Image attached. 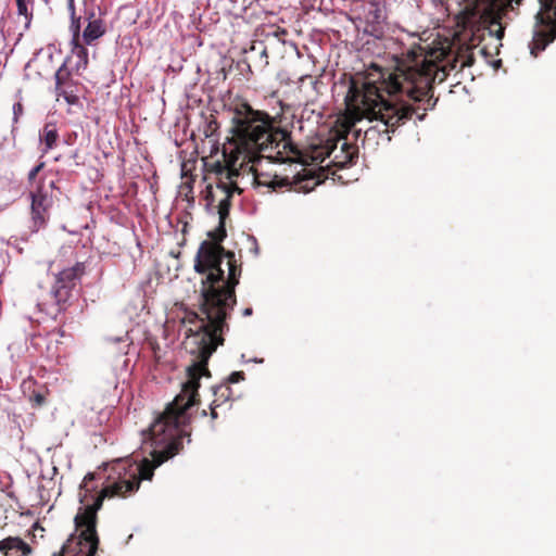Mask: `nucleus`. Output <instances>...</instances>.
I'll use <instances>...</instances> for the list:
<instances>
[{"instance_id": "obj_15", "label": "nucleus", "mask_w": 556, "mask_h": 556, "mask_svg": "<svg viewBox=\"0 0 556 556\" xmlns=\"http://www.w3.org/2000/svg\"><path fill=\"white\" fill-rule=\"evenodd\" d=\"M214 394L227 401L231 394V389L227 384L219 386L214 390Z\"/></svg>"}, {"instance_id": "obj_11", "label": "nucleus", "mask_w": 556, "mask_h": 556, "mask_svg": "<svg viewBox=\"0 0 556 556\" xmlns=\"http://www.w3.org/2000/svg\"><path fill=\"white\" fill-rule=\"evenodd\" d=\"M59 134L55 125L47 124L39 134L41 153L46 154L56 146Z\"/></svg>"}, {"instance_id": "obj_19", "label": "nucleus", "mask_w": 556, "mask_h": 556, "mask_svg": "<svg viewBox=\"0 0 556 556\" xmlns=\"http://www.w3.org/2000/svg\"><path fill=\"white\" fill-rule=\"evenodd\" d=\"M244 379V374L242 371H233L229 377H228V382L229 383H237V382H240Z\"/></svg>"}, {"instance_id": "obj_8", "label": "nucleus", "mask_w": 556, "mask_h": 556, "mask_svg": "<svg viewBox=\"0 0 556 556\" xmlns=\"http://www.w3.org/2000/svg\"><path fill=\"white\" fill-rule=\"evenodd\" d=\"M73 20H71L70 30L72 34V58H74L75 64L74 70L76 73L86 70L88 65V50L85 47V43L80 41V26L77 31L73 28Z\"/></svg>"}, {"instance_id": "obj_6", "label": "nucleus", "mask_w": 556, "mask_h": 556, "mask_svg": "<svg viewBox=\"0 0 556 556\" xmlns=\"http://www.w3.org/2000/svg\"><path fill=\"white\" fill-rule=\"evenodd\" d=\"M76 18H79L80 27L86 24L83 33H80V41L87 46L92 45L106 31V26L102 18V13L96 4H88L86 1H84L83 14H76Z\"/></svg>"}, {"instance_id": "obj_24", "label": "nucleus", "mask_w": 556, "mask_h": 556, "mask_svg": "<svg viewBox=\"0 0 556 556\" xmlns=\"http://www.w3.org/2000/svg\"><path fill=\"white\" fill-rule=\"evenodd\" d=\"M504 35V29L503 27L498 24V29L496 30V37L500 39L502 38Z\"/></svg>"}, {"instance_id": "obj_21", "label": "nucleus", "mask_w": 556, "mask_h": 556, "mask_svg": "<svg viewBox=\"0 0 556 556\" xmlns=\"http://www.w3.org/2000/svg\"><path fill=\"white\" fill-rule=\"evenodd\" d=\"M30 401L35 402L37 405H42L46 401L45 395L41 393H34L30 396Z\"/></svg>"}, {"instance_id": "obj_17", "label": "nucleus", "mask_w": 556, "mask_h": 556, "mask_svg": "<svg viewBox=\"0 0 556 556\" xmlns=\"http://www.w3.org/2000/svg\"><path fill=\"white\" fill-rule=\"evenodd\" d=\"M28 0H16L17 5V13L20 15H24L27 21H29V13H28Z\"/></svg>"}, {"instance_id": "obj_4", "label": "nucleus", "mask_w": 556, "mask_h": 556, "mask_svg": "<svg viewBox=\"0 0 556 556\" xmlns=\"http://www.w3.org/2000/svg\"><path fill=\"white\" fill-rule=\"evenodd\" d=\"M194 269L206 274L202 288V313H227L236 303L235 287L241 273L235 254L212 241H203L194 258Z\"/></svg>"}, {"instance_id": "obj_25", "label": "nucleus", "mask_w": 556, "mask_h": 556, "mask_svg": "<svg viewBox=\"0 0 556 556\" xmlns=\"http://www.w3.org/2000/svg\"><path fill=\"white\" fill-rule=\"evenodd\" d=\"M65 99H66V101H67L68 103H73V102H74V100H75V97H73V96H65Z\"/></svg>"}, {"instance_id": "obj_5", "label": "nucleus", "mask_w": 556, "mask_h": 556, "mask_svg": "<svg viewBox=\"0 0 556 556\" xmlns=\"http://www.w3.org/2000/svg\"><path fill=\"white\" fill-rule=\"evenodd\" d=\"M86 271V264L77 262L74 266L64 268L55 278L52 288V296L58 306V313L65 312L70 307L72 290Z\"/></svg>"}, {"instance_id": "obj_9", "label": "nucleus", "mask_w": 556, "mask_h": 556, "mask_svg": "<svg viewBox=\"0 0 556 556\" xmlns=\"http://www.w3.org/2000/svg\"><path fill=\"white\" fill-rule=\"evenodd\" d=\"M490 0H464L463 12L471 21L480 20L490 11Z\"/></svg>"}, {"instance_id": "obj_2", "label": "nucleus", "mask_w": 556, "mask_h": 556, "mask_svg": "<svg viewBox=\"0 0 556 556\" xmlns=\"http://www.w3.org/2000/svg\"><path fill=\"white\" fill-rule=\"evenodd\" d=\"M446 56L443 48L427 50L414 42L396 56L393 71H379L378 78L358 84L351 81L345 102L358 119L366 118L372 125L364 132L363 143L368 147L389 143L391 132L417 115L422 121L426 111L432 110V84L445 78V66L440 63Z\"/></svg>"}, {"instance_id": "obj_22", "label": "nucleus", "mask_w": 556, "mask_h": 556, "mask_svg": "<svg viewBox=\"0 0 556 556\" xmlns=\"http://www.w3.org/2000/svg\"><path fill=\"white\" fill-rule=\"evenodd\" d=\"M217 401H218L217 399H216V400H214V401H213V406L211 407V414H212V417H213V418H216V416H217V415H216V412H215V408L219 405V404H217Z\"/></svg>"}, {"instance_id": "obj_23", "label": "nucleus", "mask_w": 556, "mask_h": 556, "mask_svg": "<svg viewBox=\"0 0 556 556\" xmlns=\"http://www.w3.org/2000/svg\"><path fill=\"white\" fill-rule=\"evenodd\" d=\"M251 240H252V243H253V252H254L255 255H257L258 254L257 242H256L255 238H251Z\"/></svg>"}, {"instance_id": "obj_10", "label": "nucleus", "mask_w": 556, "mask_h": 556, "mask_svg": "<svg viewBox=\"0 0 556 556\" xmlns=\"http://www.w3.org/2000/svg\"><path fill=\"white\" fill-rule=\"evenodd\" d=\"M365 21L367 26L370 27V30L367 31L374 33L379 29V26L384 21L383 10L379 2H370L365 12Z\"/></svg>"}, {"instance_id": "obj_28", "label": "nucleus", "mask_w": 556, "mask_h": 556, "mask_svg": "<svg viewBox=\"0 0 556 556\" xmlns=\"http://www.w3.org/2000/svg\"><path fill=\"white\" fill-rule=\"evenodd\" d=\"M254 362H256V363H262V362H263V359H256V358H255V359H254Z\"/></svg>"}, {"instance_id": "obj_20", "label": "nucleus", "mask_w": 556, "mask_h": 556, "mask_svg": "<svg viewBox=\"0 0 556 556\" xmlns=\"http://www.w3.org/2000/svg\"><path fill=\"white\" fill-rule=\"evenodd\" d=\"M23 114V105L17 102L13 105V121L16 123L18 117Z\"/></svg>"}, {"instance_id": "obj_3", "label": "nucleus", "mask_w": 556, "mask_h": 556, "mask_svg": "<svg viewBox=\"0 0 556 556\" xmlns=\"http://www.w3.org/2000/svg\"><path fill=\"white\" fill-rule=\"evenodd\" d=\"M231 122L232 135L223 150L225 166L217 172L216 187L207 186L205 194L207 205L217 202L220 222L228 215L233 192H241L249 185L274 191L289 186L287 178L270 177L255 167L261 156L279 163L288 160L286 150L290 142L287 134L274 126L273 117L248 103H240L233 110Z\"/></svg>"}, {"instance_id": "obj_14", "label": "nucleus", "mask_w": 556, "mask_h": 556, "mask_svg": "<svg viewBox=\"0 0 556 556\" xmlns=\"http://www.w3.org/2000/svg\"><path fill=\"white\" fill-rule=\"evenodd\" d=\"M67 8L70 12L71 20H73V28L77 31L79 27V18H76V9H75V0H67Z\"/></svg>"}, {"instance_id": "obj_18", "label": "nucleus", "mask_w": 556, "mask_h": 556, "mask_svg": "<svg viewBox=\"0 0 556 556\" xmlns=\"http://www.w3.org/2000/svg\"><path fill=\"white\" fill-rule=\"evenodd\" d=\"M45 166V163H39L38 165H36L35 167H33L29 173H28V181L31 182L33 180H35L36 176L38 175V173L42 169V167Z\"/></svg>"}, {"instance_id": "obj_16", "label": "nucleus", "mask_w": 556, "mask_h": 556, "mask_svg": "<svg viewBox=\"0 0 556 556\" xmlns=\"http://www.w3.org/2000/svg\"><path fill=\"white\" fill-rule=\"evenodd\" d=\"M67 75L68 73L65 70V65L61 66L55 73V85L58 90L61 88V85L66 79Z\"/></svg>"}, {"instance_id": "obj_27", "label": "nucleus", "mask_w": 556, "mask_h": 556, "mask_svg": "<svg viewBox=\"0 0 556 556\" xmlns=\"http://www.w3.org/2000/svg\"><path fill=\"white\" fill-rule=\"evenodd\" d=\"M340 157H341V156H340L339 154H337V153H336L334 159H336V160H338V159H340Z\"/></svg>"}, {"instance_id": "obj_7", "label": "nucleus", "mask_w": 556, "mask_h": 556, "mask_svg": "<svg viewBox=\"0 0 556 556\" xmlns=\"http://www.w3.org/2000/svg\"><path fill=\"white\" fill-rule=\"evenodd\" d=\"M30 198L31 219L34 224V229L37 231L39 228L43 227L47 222V211L50 206L51 201L47 194L42 193L41 188H38L36 191H31Z\"/></svg>"}, {"instance_id": "obj_12", "label": "nucleus", "mask_w": 556, "mask_h": 556, "mask_svg": "<svg viewBox=\"0 0 556 556\" xmlns=\"http://www.w3.org/2000/svg\"><path fill=\"white\" fill-rule=\"evenodd\" d=\"M340 153L342 154V160L338 161V163L342 166L352 164L354 159L357 157L356 150L345 141L341 143Z\"/></svg>"}, {"instance_id": "obj_13", "label": "nucleus", "mask_w": 556, "mask_h": 556, "mask_svg": "<svg viewBox=\"0 0 556 556\" xmlns=\"http://www.w3.org/2000/svg\"><path fill=\"white\" fill-rule=\"evenodd\" d=\"M339 142L340 140H337L334 143L328 142L327 146L323 149V151L318 153L317 156H315V159H320V161L323 162L326 156H330L332 153L337 151Z\"/></svg>"}, {"instance_id": "obj_26", "label": "nucleus", "mask_w": 556, "mask_h": 556, "mask_svg": "<svg viewBox=\"0 0 556 556\" xmlns=\"http://www.w3.org/2000/svg\"><path fill=\"white\" fill-rule=\"evenodd\" d=\"M243 313L249 314V313H253V312H252L251 307H247V308H244Z\"/></svg>"}, {"instance_id": "obj_1", "label": "nucleus", "mask_w": 556, "mask_h": 556, "mask_svg": "<svg viewBox=\"0 0 556 556\" xmlns=\"http://www.w3.org/2000/svg\"><path fill=\"white\" fill-rule=\"evenodd\" d=\"M224 340H186L185 348L193 356L187 367V381L179 394L169 403L165 412L151 426L142 431L141 448L149 451L152 460L139 462L131 457L117 458L104 467L102 490L93 495L89 482L93 475L88 473L83 481L79 498L83 507L75 516L76 530L79 531V544L87 549L85 556H94L98 548L96 531L97 511L105 497H126L135 493L141 480H151L153 471L166 459L176 455L187 435L186 426L190 421L189 409L195 404L199 380L208 376V358ZM31 547L18 536H8L0 541V556H29Z\"/></svg>"}]
</instances>
